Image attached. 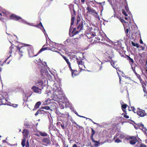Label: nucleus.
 <instances>
[{
	"label": "nucleus",
	"mask_w": 147,
	"mask_h": 147,
	"mask_svg": "<svg viewBox=\"0 0 147 147\" xmlns=\"http://www.w3.org/2000/svg\"><path fill=\"white\" fill-rule=\"evenodd\" d=\"M41 107L42 109H45L47 110H49L50 109V107L48 106H45L44 107Z\"/></svg>",
	"instance_id": "473e14b6"
},
{
	"label": "nucleus",
	"mask_w": 147,
	"mask_h": 147,
	"mask_svg": "<svg viewBox=\"0 0 147 147\" xmlns=\"http://www.w3.org/2000/svg\"><path fill=\"white\" fill-rule=\"evenodd\" d=\"M124 57L128 61L129 64L131 65L134 63V62L132 58H131L130 55H125Z\"/></svg>",
	"instance_id": "dca6fc26"
},
{
	"label": "nucleus",
	"mask_w": 147,
	"mask_h": 147,
	"mask_svg": "<svg viewBox=\"0 0 147 147\" xmlns=\"http://www.w3.org/2000/svg\"><path fill=\"white\" fill-rule=\"evenodd\" d=\"M118 136V134H116V135L114 136L113 139H115Z\"/></svg>",
	"instance_id": "5fc2aeb1"
},
{
	"label": "nucleus",
	"mask_w": 147,
	"mask_h": 147,
	"mask_svg": "<svg viewBox=\"0 0 147 147\" xmlns=\"http://www.w3.org/2000/svg\"><path fill=\"white\" fill-rule=\"evenodd\" d=\"M125 10L123 9H122V13L124 16H127V14L126 13V11H128L129 10V9L127 7V5H125Z\"/></svg>",
	"instance_id": "412c9836"
},
{
	"label": "nucleus",
	"mask_w": 147,
	"mask_h": 147,
	"mask_svg": "<svg viewBox=\"0 0 147 147\" xmlns=\"http://www.w3.org/2000/svg\"><path fill=\"white\" fill-rule=\"evenodd\" d=\"M139 147H147L146 145L143 144H141Z\"/></svg>",
	"instance_id": "ea45409f"
},
{
	"label": "nucleus",
	"mask_w": 147,
	"mask_h": 147,
	"mask_svg": "<svg viewBox=\"0 0 147 147\" xmlns=\"http://www.w3.org/2000/svg\"><path fill=\"white\" fill-rule=\"evenodd\" d=\"M46 112V111L43 110L42 107H41L38 110L36 113L35 114V115L37 116L39 114H44Z\"/></svg>",
	"instance_id": "aec40b11"
},
{
	"label": "nucleus",
	"mask_w": 147,
	"mask_h": 147,
	"mask_svg": "<svg viewBox=\"0 0 147 147\" xmlns=\"http://www.w3.org/2000/svg\"><path fill=\"white\" fill-rule=\"evenodd\" d=\"M24 125L26 127H28L29 126V125L27 123H24Z\"/></svg>",
	"instance_id": "09e8293b"
},
{
	"label": "nucleus",
	"mask_w": 147,
	"mask_h": 147,
	"mask_svg": "<svg viewBox=\"0 0 147 147\" xmlns=\"http://www.w3.org/2000/svg\"><path fill=\"white\" fill-rule=\"evenodd\" d=\"M131 44L134 47H136L137 48H138L139 47L138 44L137 43H135L133 41L131 42Z\"/></svg>",
	"instance_id": "c756f323"
},
{
	"label": "nucleus",
	"mask_w": 147,
	"mask_h": 147,
	"mask_svg": "<svg viewBox=\"0 0 147 147\" xmlns=\"http://www.w3.org/2000/svg\"><path fill=\"white\" fill-rule=\"evenodd\" d=\"M39 133L40 136H47L48 135V134L45 132H41V131H39Z\"/></svg>",
	"instance_id": "bb28decb"
},
{
	"label": "nucleus",
	"mask_w": 147,
	"mask_h": 147,
	"mask_svg": "<svg viewBox=\"0 0 147 147\" xmlns=\"http://www.w3.org/2000/svg\"><path fill=\"white\" fill-rule=\"evenodd\" d=\"M127 106L128 105L126 104H122L121 105V109L123 111V112L126 114H127V113H126V111L125 110V109Z\"/></svg>",
	"instance_id": "4be33fe9"
},
{
	"label": "nucleus",
	"mask_w": 147,
	"mask_h": 147,
	"mask_svg": "<svg viewBox=\"0 0 147 147\" xmlns=\"http://www.w3.org/2000/svg\"><path fill=\"white\" fill-rule=\"evenodd\" d=\"M140 82L142 84V87L143 88V90H144V89L145 88V87H144V85H145V86H146V84L144 82V81H143L142 80V82Z\"/></svg>",
	"instance_id": "72a5a7b5"
},
{
	"label": "nucleus",
	"mask_w": 147,
	"mask_h": 147,
	"mask_svg": "<svg viewBox=\"0 0 147 147\" xmlns=\"http://www.w3.org/2000/svg\"><path fill=\"white\" fill-rule=\"evenodd\" d=\"M10 19L12 20L18 21L21 20L22 18L20 16H17L15 14H12L10 16Z\"/></svg>",
	"instance_id": "ddd939ff"
},
{
	"label": "nucleus",
	"mask_w": 147,
	"mask_h": 147,
	"mask_svg": "<svg viewBox=\"0 0 147 147\" xmlns=\"http://www.w3.org/2000/svg\"><path fill=\"white\" fill-rule=\"evenodd\" d=\"M18 49L19 50V54L20 56V57L23 55L26 52L27 50H28L29 55L30 57L36 56L40 53L38 52L37 54L34 55L32 46L28 44H26L25 46H22L20 47H18Z\"/></svg>",
	"instance_id": "f03ea898"
},
{
	"label": "nucleus",
	"mask_w": 147,
	"mask_h": 147,
	"mask_svg": "<svg viewBox=\"0 0 147 147\" xmlns=\"http://www.w3.org/2000/svg\"><path fill=\"white\" fill-rule=\"evenodd\" d=\"M26 147H29V142L28 141L27 142L26 144Z\"/></svg>",
	"instance_id": "8fccbe9b"
},
{
	"label": "nucleus",
	"mask_w": 147,
	"mask_h": 147,
	"mask_svg": "<svg viewBox=\"0 0 147 147\" xmlns=\"http://www.w3.org/2000/svg\"><path fill=\"white\" fill-rule=\"evenodd\" d=\"M119 79H120V80H121V79H120V78H119Z\"/></svg>",
	"instance_id": "774afa93"
},
{
	"label": "nucleus",
	"mask_w": 147,
	"mask_h": 147,
	"mask_svg": "<svg viewBox=\"0 0 147 147\" xmlns=\"http://www.w3.org/2000/svg\"><path fill=\"white\" fill-rule=\"evenodd\" d=\"M71 73V75L73 77H75L76 76L78 75L80 72L76 70H74L72 69L71 67V68H69Z\"/></svg>",
	"instance_id": "2eb2a0df"
},
{
	"label": "nucleus",
	"mask_w": 147,
	"mask_h": 147,
	"mask_svg": "<svg viewBox=\"0 0 147 147\" xmlns=\"http://www.w3.org/2000/svg\"><path fill=\"white\" fill-rule=\"evenodd\" d=\"M34 62L36 63H41L42 61L40 60V59H38V60H36V59H35L34 60Z\"/></svg>",
	"instance_id": "2f4dec72"
},
{
	"label": "nucleus",
	"mask_w": 147,
	"mask_h": 147,
	"mask_svg": "<svg viewBox=\"0 0 147 147\" xmlns=\"http://www.w3.org/2000/svg\"><path fill=\"white\" fill-rule=\"evenodd\" d=\"M23 136V138H27L29 134V131L26 129H24L23 130L22 132Z\"/></svg>",
	"instance_id": "f3484780"
},
{
	"label": "nucleus",
	"mask_w": 147,
	"mask_h": 147,
	"mask_svg": "<svg viewBox=\"0 0 147 147\" xmlns=\"http://www.w3.org/2000/svg\"><path fill=\"white\" fill-rule=\"evenodd\" d=\"M140 48H142V50H144V47H142V46H141Z\"/></svg>",
	"instance_id": "13d9d810"
},
{
	"label": "nucleus",
	"mask_w": 147,
	"mask_h": 147,
	"mask_svg": "<svg viewBox=\"0 0 147 147\" xmlns=\"http://www.w3.org/2000/svg\"><path fill=\"white\" fill-rule=\"evenodd\" d=\"M138 110L136 111L137 114L140 117H144L146 115V113L145 112L144 110L138 108Z\"/></svg>",
	"instance_id": "1a4fd4ad"
},
{
	"label": "nucleus",
	"mask_w": 147,
	"mask_h": 147,
	"mask_svg": "<svg viewBox=\"0 0 147 147\" xmlns=\"http://www.w3.org/2000/svg\"><path fill=\"white\" fill-rule=\"evenodd\" d=\"M62 57L65 61L67 59V58L64 55H62Z\"/></svg>",
	"instance_id": "603ef678"
},
{
	"label": "nucleus",
	"mask_w": 147,
	"mask_h": 147,
	"mask_svg": "<svg viewBox=\"0 0 147 147\" xmlns=\"http://www.w3.org/2000/svg\"><path fill=\"white\" fill-rule=\"evenodd\" d=\"M74 57L76 58L77 62L79 65V68L80 69V71H81L83 69V68L85 67L84 63L82 62L81 59H78L76 56L74 55Z\"/></svg>",
	"instance_id": "423d86ee"
},
{
	"label": "nucleus",
	"mask_w": 147,
	"mask_h": 147,
	"mask_svg": "<svg viewBox=\"0 0 147 147\" xmlns=\"http://www.w3.org/2000/svg\"><path fill=\"white\" fill-rule=\"evenodd\" d=\"M42 142L46 143L47 144H50L51 143L50 138H43L42 139Z\"/></svg>",
	"instance_id": "a211bd4d"
},
{
	"label": "nucleus",
	"mask_w": 147,
	"mask_h": 147,
	"mask_svg": "<svg viewBox=\"0 0 147 147\" xmlns=\"http://www.w3.org/2000/svg\"><path fill=\"white\" fill-rule=\"evenodd\" d=\"M91 129L92 130V133L90 136L92 142L95 143L94 144V146L95 147H97L100 144V143L99 141H95L94 139L93 136L95 133V132L92 128H91Z\"/></svg>",
	"instance_id": "0eeeda50"
},
{
	"label": "nucleus",
	"mask_w": 147,
	"mask_h": 147,
	"mask_svg": "<svg viewBox=\"0 0 147 147\" xmlns=\"http://www.w3.org/2000/svg\"><path fill=\"white\" fill-rule=\"evenodd\" d=\"M63 145L64 147H68V144H67L65 142H64L63 143Z\"/></svg>",
	"instance_id": "a19ab883"
},
{
	"label": "nucleus",
	"mask_w": 147,
	"mask_h": 147,
	"mask_svg": "<svg viewBox=\"0 0 147 147\" xmlns=\"http://www.w3.org/2000/svg\"><path fill=\"white\" fill-rule=\"evenodd\" d=\"M39 131H38L34 135L38 137H39L40 136V134H39Z\"/></svg>",
	"instance_id": "c03bdc74"
},
{
	"label": "nucleus",
	"mask_w": 147,
	"mask_h": 147,
	"mask_svg": "<svg viewBox=\"0 0 147 147\" xmlns=\"http://www.w3.org/2000/svg\"><path fill=\"white\" fill-rule=\"evenodd\" d=\"M80 117H82V118H86L85 117H83V116H80Z\"/></svg>",
	"instance_id": "680f3d73"
},
{
	"label": "nucleus",
	"mask_w": 147,
	"mask_h": 147,
	"mask_svg": "<svg viewBox=\"0 0 147 147\" xmlns=\"http://www.w3.org/2000/svg\"><path fill=\"white\" fill-rule=\"evenodd\" d=\"M31 89L34 92L39 94H40L41 92L42 88H40L36 86H32Z\"/></svg>",
	"instance_id": "f8f14e48"
},
{
	"label": "nucleus",
	"mask_w": 147,
	"mask_h": 147,
	"mask_svg": "<svg viewBox=\"0 0 147 147\" xmlns=\"http://www.w3.org/2000/svg\"><path fill=\"white\" fill-rule=\"evenodd\" d=\"M0 20L1 21L3 22H5V19L4 18H0Z\"/></svg>",
	"instance_id": "49530a36"
},
{
	"label": "nucleus",
	"mask_w": 147,
	"mask_h": 147,
	"mask_svg": "<svg viewBox=\"0 0 147 147\" xmlns=\"http://www.w3.org/2000/svg\"><path fill=\"white\" fill-rule=\"evenodd\" d=\"M131 109H130V108H129V109H128L129 110V111H131V110H132V111H133L134 112V113H135V111L136 109H135L134 108V107H131Z\"/></svg>",
	"instance_id": "c9c22d12"
},
{
	"label": "nucleus",
	"mask_w": 147,
	"mask_h": 147,
	"mask_svg": "<svg viewBox=\"0 0 147 147\" xmlns=\"http://www.w3.org/2000/svg\"><path fill=\"white\" fill-rule=\"evenodd\" d=\"M130 65L131 67V69H132L134 73H135V72H136L135 68L137 66V65L134 63Z\"/></svg>",
	"instance_id": "5701e85b"
},
{
	"label": "nucleus",
	"mask_w": 147,
	"mask_h": 147,
	"mask_svg": "<svg viewBox=\"0 0 147 147\" xmlns=\"http://www.w3.org/2000/svg\"><path fill=\"white\" fill-rule=\"evenodd\" d=\"M78 116L79 117H80V116H80V115H78Z\"/></svg>",
	"instance_id": "338daca9"
},
{
	"label": "nucleus",
	"mask_w": 147,
	"mask_h": 147,
	"mask_svg": "<svg viewBox=\"0 0 147 147\" xmlns=\"http://www.w3.org/2000/svg\"><path fill=\"white\" fill-rule=\"evenodd\" d=\"M86 36L89 39H91L93 38L96 36L94 32H87L86 33Z\"/></svg>",
	"instance_id": "4468645a"
},
{
	"label": "nucleus",
	"mask_w": 147,
	"mask_h": 147,
	"mask_svg": "<svg viewBox=\"0 0 147 147\" xmlns=\"http://www.w3.org/2000/svg\"><path fill=\"white\" fill-rule=\"evenodd\" d=\"M105 3V2L104 1V2H103L98 3L100 4V5L101 6H103V5H104Z\"/></svg>",
	"instance_id": "37998d69"
},
{
	"label": "nucleus",
	"mask_w": 147,
	"mask_h": 147,
	"mask_svg": "<svg viewBox=\"0 0 147 147\" xmlns=\"http://www.w3.org/2000/svg\"><path fill=\"white\" fill-rule=\"evenodd\" d=\"M76 114L78 116V115H79L78 114V113H76Z\"/></svg>",
	"instance_id": "69168bd1"
},
{
	"label": "nucleus",
	"mask_w": 147,
	"mask_h": 147,
	"mask_svg": "<svg viewBox=\"0 0 147 147\" xmlns=\"http://www.w3.org/2000/svg\"><path fill=\"white\" fill-rule=\"evenodd\" d=\"M46 70L45 68H42L40 69V72H41V74L42 75V76H43L44 75V74L46 73Z\"/></svg>",
	"instance_id": "a878e982"
},
{
	"label": "nucleus",
	"mask_w": 147,
	"mask_h": 147,
	"mask_svg": "<svg viewBox=\"0 0 147 147\" xmlns=\"http://www.w3.org/2000/svg\"><path fill=\"white\" fill-rule=\"evenodd\" d=\"M137 125L139 128L142 130L144 132L146 135L147 136V133L146 132L147 130L146 127H144V125L142 123H138Z\"/></svg>",
	"instance_id": "9b49d317"
},
{
	"label": "nucleus",
	"mask_w": 147,
	"mask_h": 147,
	"mask_svg": "<svg viewBox=\"0 0 147 147\" xmlns=\"http://www.w3.org/2000/svg\"><path fill=\"white\" fill-rule=\"evenodd\" d=\"M55 44L53 42L50 43V44H45L39 51V53H41L42 51L47 50H50L53 51L57 52L55 49Z\"/></svg>",
	"instance_id": "7ed1b4c3"
},
{
	"label": "nucleus",
	"mask_w": 147,
	"mask_h": 147,
	"mask_svg": "<svg viewBox=\"0 0 147 147\" xmlns=\"http://www.w3.org/2000/svg\"><path fill=\"white\" fill-rule=\"evenodd\" d=\"M92 123H93L94 124H97V123H96L94 122L93 121H92Z\"/></svg>",
	"instance_id": "052dcab7"
},
{
	"label": "nucleus",
	"mask_w": 147,
	"mask_h": 147,
	"mask_svg": "<svg viewBox=\"0 0 147 147\" xmlns=\"http://www.w3.org/2000/svg\"><path fill=\"white\" fill-rule=\"evenodd\" d=\"M82 4H84L85 3V0H80Z\"/></svg>",
	"instance_id": "3c124183"
},
{
	"label": "nucleus",
	"mask_w": 147,
	"mask_h": 147,
	"mask_svg": "<svg viewBox=\"0 0 147 147\" xmlns=\"http://www.w3.org/2000/svg\"><path fill=\"white\" fill-rule=\"evenodd\" d=\"M86 118L87 119H89L91 121H93V120L92 119H91L90 118Z\"/></svg>",
	"instance_id": "bf43d9fd"
},
{
	"label": "nucleus",
	"mask_w": 147,
	"mask_h": 147,
	"mask_svg": "<svg viewBox=\"0 0 147 147\" xmlns=\"http://www.w3.org/2000/svg\"><path fill=\"white\" fill-rule=\"evenodd\" d=\"M63 124H61V126L63 129H65V127L63 122Z\"/></svg>",
	"instance_id": "58836bf2"
},
{
	"label": "nucleus",
	"mask_w": 147,
	"mask_h": 147,
	"mask_svg": "<svg viewBox=\"0 0 147 147\" xmlns=\"http://www.w3.org/2000/svg\"><path fill=\"white\" fill-rule=\"evenodd\" d=\"M72 147H80V146H78L76 144H74L73 145Z\"/></svg>",
	"instance_id": "864d4df0"
},
{
	"label": "nucleus",
	"mask_w": 147,
	"mask_h": 147,
	"mask_svg": "<svg viewBox=\"0 0 147 147\" xmlns=\"http://www.w3.org/2000/svg\"><path fill=\"white\" fill-rule=\"evenodd\" d=\"M41 104V102L40 101L37 102L35 104L34 106V109H37L40 106V105Z\"/></svg>",
	"instance_id": "393cba45"
},
{
	"label": "nucleus",
	"mask_w": 147,
	"mask_h": 147,
	"mask_svg": "<svg viewBox=\"0 0 147 147\" xmlns=\"http://www.w3.org/2000/svg\"><path fill=\"white\" fill-rule=\"evenodd\" d=\"M125 136L124 134H121L119 135V138H120L121 139H123L125 138Z\"/></svg>",
	"instance_id": "f704fd0d"
},
{
	"label": "nucleus",
	"mask_w": 147,
	"mask_h": 147,
	"mask_svg": "<svg viewBox=\"0 0 147 147\" xmlns=\"http://www.w3.org/2000/svg\"><path fill=\"white\" fill-rule=\"evenodd\" d=\"M127 140L129 142V143L131 145L135 144L137 142V140L136 137L134 136H131L127 138Z\"/></svg>",
	"instance_id": "6e6552de"
},
{
	"label": "nucleus",
	"mask_w": 147,
	"mask_h": 147,
	"mask_svg": "<svg viewBox=\"0 0 147 147\" xmlns=\"http://www.w3.org/2000/svg\"><path fill=\"white\" fill-rule=\"evenodd\" d=\"M85 22L84 21L80 20V16L79 15L77 16L76 27L73 29L71 32L72 34H73L72 36L78 34L82 30H85L88 29L87 24L86 25Z\"/></svg>",
	"instance_id": "f257e3e1"
},
{
	"label": "nucleus",
	"mask_w": 147,
	"mask_h": 147,
	"mask_svg": "<svg viewBox=\"0 0 147 147\" xmlns=\"http://www.w3.org/2000/svg\"><path fill=\"white\" fill-rule=\"evenodd\" d=\"M86 9L88 11L86 12L87 13H93V15L96 18H97V17L98 18L99 17V16H97L98 15V13L93 8L91 7L90 6H88L86 7Z\"/></svg>",
	"instance_id": "39448f33"
},
{
	"label": "nucleus",
	"mask_w": 147,
	"mask_h": 147,
	"mask_svg": "<svg viewBox=\"0 0 147 147\" xmlns=\"http://www.w3.org/2000/svg\"><path fill=\"white\" fill-rule=\"evenodd\" d=\"M67 63V64L68 65V66L69 67V68H71V64L70 63V62L69 61V59H67L65 61Z\"/></svg>",
	"instance_id": "7c9ffc66"
},
{
	"label": "nucleus",
	"mask_w": 147,
	"mask_h": 147,
	"mask_svg": "<svg viewBox=\"0 0 147 147\" xmlns=\"http://www.w3.org/2000/svg\"><path fill=\"white\" fill-rule=\"evenodd\" d=\"M140 42L141 44L143 43V42L142 39H140Z\"/></svg>",
	"instance_id": "4d7b16f0"
},
{
	"label": "nucleus",
	"mask_w": 147,
	"mask_h": 147,
	"mask_svg": "<svg viewBox=\"0 0 147 147\" xmlns=\"http://www.w3.org/2000/svg\"><path fill=\"white\" fill-rule=\"evenodd\" d=\"M61 115H62V116H65V117H66V118H67L68 117V115L67 114H64L63 113H62V114H61Z\"/></svg>",
	"instance_id": "de8ad7c7"
},
{
	"label": "nucleus",
	"mask_w": 147,
	"mask_h": 147,
	"mask_svg": "<svg viewBox=\"0 0 147 147\" xmlns=\"http://www.w3.org/2000/svg\"><path fill=\"white\" fill-rule=\"evenodd\" d=\"M35 85L36 86L42 88V90L43 88V81L41 79L38 80L35 83Z\"/></svg>",
	"instance_id": "9d476101"
},
{
	"label": "nucleus",
	"mask_w": 147,
	"mask_h": 147,
	"mask_svg": "<svg viewBox=\"0 0 147 147\" xmlns=\"http://www.w3.org/2000/svg\"><path fill=\"white\" fill-rule=\"evenodd\" d=\"M111 65L114 68H117V66L115 65V63L114 62H111Z\"/></svg>",
	"instance_id": "e433bc0d"
},
{
	"label": "nucleus",
	"mask_w": 147,
	"mask_h": 147,
	"mask_svg": "<svg viewBox=\"0 0 147 147\" xmlns=\"http://www.w3.org/2000/svg\"><path fill=\"white\" fill-rule=\"evenodd\" d=\"M121 142V141L119 140V138H117L115 140V143H119L120 142Z\"/></svg>",
	"instance_id": "4c0bfd02"
},
{
	"label": "nucleus",
	"mask_w": 147,
	"mask_h": 147,
	"mask_svg": "<svg viewBox=\"0 0 147 147\" xmlns=\"http://www.w3.org/2000/svg\"><path fill=\"white\" fill-rule=\"evenodd\" d=\"M129 30L128 28H127L126 30H125V32L126 34H127V36H128L127 34L129 32Z\"/></svg>",
	"instance_id": "79ce46f5"
},
{
	"label": "nucleus",
	"mask_w": 147,
	"mask_h": 147,
	"mask_svg": "<svg viewBox=\"0 0 147 147\" xmlns=\"http://www.w3.org/2000/svg\"><path fill=\"white\" fill-rule=\"evenodd\" d=\"M33 26L37 28H38L39 27V26H40L41 27H42V28L44 29V30H45L41 22H40L38 24L34 25Z\"/></svg>",
	"instance_id": "c85d7f7f"
},
{
	"label": "nucleus",
	"mask_w": 147,
	"mask_h": 147,
	"mask_svg": "<svg viewBox=\"0 0 147 147\" xmlns=\"http://www.w3.org/2000/svg\"><path fill=\"white\" fill-rule=\"evenodd\" d=\"M69 9L71 12V26L69 29V32H70L72 29V26L74 24V21L75 19V16L76 15V12L73 7L72 8H70Z\"/></svg>",
	"instance_id": "20e7f679"
},
{
	"label": "nucleus",
	"mask_w": 147,
	"mask_h": 147,
	"mask_svg": "<svg viewBox=\"0 0 147 147\" xmlns=\"http://www.w3.org/2000/svg\"><path fill=\"white\" fill-rule=\"evenodd\" d=\"M128 19V18L127 17H125V19Z\"/></svg>",
	"instance_id": "e2e57ef3"
},
{
	"label": "nucleus",
	"mask_w": 147,
	"mask_h": 147,
	"mask_svg": "<svg viewBox=\"0 0 147 147\" xmlns=\"http://www.w3.org/2000/svg\"><path fill=\"white\" fill-rule=\"evenodd\" d=\"M123 117L126 119H128L129 118V116L127 115L126 114L124 115L123 116Z\"/></svg>",
	"instance_id": "a18cd8bd"
},
{
	"label": "nucleus",
	"mask_w": 147,
	"mask_h": 147,
	"mask_svg": "<svg viewBox=\"0 0 147 147\" xmlns=\"http://www.w3.org/2000/svg\"><path fill=\"white\" fill-rule=\"evenodd\" d=\"M134 73L135 74L136 76H137V77L139 79L140 82H142V80L141 79L140 75L137 74L136 72H134Z\"/></svg>",
	"instance_id": "cd10ccee"
},
{
	"label": "nucleus",
	"mask_w": 147,
	"mask_h": 147,
	"mask_svg": "<svg viewBox=\"0 0 147 147\" xmlns=\"http://www.w3.org/2000/svg\"><path fill=\"white\" fill-rule=\"evenodd\" d=\"M16 47L17 48L16 50L14 49V47H13L12 45L10 47V50L9 52V53L10 54H11L12 53H15L16 51L17 50H18H18V48L19 47Z\"/></svg>",
	"instance_id": "6ab92c4d"
},
{
	"label": "nucleus",
	"mask_w": 147,
	"mask_h": 147,
	"mask_svg": "<svg viewBox=\"0 0 147 147\" xmlns=\"http://www.w3.org/2000/svg\"><path fill=\"white\" fill-rule=\"evenodd\" d=\"M27 138H23L21 142V145L23 147H24L26 146V140Z\"/></svg>",
	"instance_id": "b1692460"
},
{
	"label": "nucleus",
	"mask_w": 147,
	"mask_h": 147,
	"mask_svg": "<svg viewBox=\"0 0 147 147\" xmlns=\"http://www.w3.org/2000/svg\"><path fill=\"white\" fill-rule=\"evenodd\" d=\"M13 107H15V108L17 107L18 106V105H16V104H13Z\"/></svg>",
	"instance_id": "6e6d98bb"
},
{
	"label": "nucleus",
	"mask_w": 147,
	"mask_h": 147,
	"mask_svg": "<svg viewBox=\"0 0 147 147\" xmlns=\"http://www.w3.org/2000/svg\"><path fill=\"white\" fill-rule=\"evenodd\" d=\"M0 15L1 16H2V14H1V13H0Z\"/></svg>",
	"instance_id": "0e129e2a"
}]
</instances>
